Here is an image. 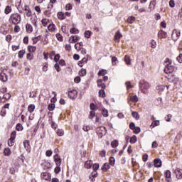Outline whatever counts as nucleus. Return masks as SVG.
Listing matches in <instances>:
<instances>
[{
    "label": "nucleus",
    "instance_id": "nucleus-33",
    "mask_svg": "<svg viewBox=\"0 0 182 182\" xmlns=\"http://www.w3.org/2000/svg\"><path fill=\"white\" fill-rule=\"evenodd\" d=\"M26 31L28 32V33H32V31H33L32 26L27 24L26 26Z\"/></svg>",
    "mask_w": 182,
    "mask_h": 182
},
{
    "label": "nucleus",
    "instance_id": "nucleus-56",
    "mask_svg": "<svg viewBox=\"0 0 182 182\" xmlns=\"http://www.w3.org/2000/svg\"><path fill=\"white\" fill-rule=\"evenodd\" d=\"M59 59H60V55L56 54L54 57V62H55V63H58L59 62Z\"/></svg>",
    "mask_w": 182,
    "mask_h": 182
},
{
    "label": "nucleus",
    "instance_id": "nucleus-20",
    "mask_svg": "<svg viewBox=\"0 0 182 182\" xmlns=\"http://www.w3.org/2000/svg\"><path fill=\"white\" fill-rule=\"evenodd\" d=\"M93 166V163L92 161H87L85 164V168H92V166Z\"/></svg>",
    "mask_w": 182,
    "mask_h": 182
},
{
    "label": "nucleus",
    "instance_id": "nucleus-9",
    "mask_svg": "<svg viewBox=\"0 0 182 182\" xmlns=\"http://www.w3.org/2000/svg\"><path fill=\"white\" fill-rule=\"evenodd\" d=\"M158 37L159 38V39H164L167 38V33L163 30H161L158 33Z\"/></svg>",
    "mask_w": 182,
    "mask_h": 182
},
{
    "label": "nucleus",
    "instance_id": "nucleus-50",
    "mask_svg": "<svg viewBox=\"0 0 182 182\" xmlns=\"http://www.w3.org/2000/svg\"><path fill=\"white\" fill-rule=\"evenodd\" d=\"M70 43H76V40L75 39V36H72L69 38L68 40Z\"/></svg>",
    "mask_w": 182,
    "mask_h": 182
},
{
    "label": "nucleus",
    "instance_id": "nucleus-58",
    "mask_svg": "<svg viewBox=\"0 0 182 182\" xmlns=\"http://www.w3.org/2000/svg\"><path fill=\"white\" fill-rule=\"evenodd\" d=\"M14 139H9L8 140V146H9V147H12V146H14V144H15V142H14Z\"/></svg>",
    "mask_w": 182,
    "mask_h": 182
},
{
    "label": "nucleus",
    "instance_id": "nucleus-6",
    "mask_svg": "<svg viewBox=\"0 0 182 182\" xmlns=\"http://www.w3.org/2000/svg\"><path fill=\"white\" fill-rule=\"evenodd\" d=\"M173 173H176V178H178V180H181V178H182V169L181 168H177L176 169L174 170Z\"/></svg>",
    "mask_w": 182,
    "mask_h": 182
},
{
    "label": "nucleus",
    "instance_id": "nucleus-45",
    "mask_svg": "<svg viewBox=\"0 0 182 182\" xmlns=\"http://www.w3.org/2000/svg\"><path fill=\"white\" fill-rule=\"evenodd\" d=\"M10 139L11 140H15V139H16V131H13L11 132Z\"/></svg>",
    "mask_w": 182,
    "mask_h": 182
},
{
    "label": "nucleus",
    "instance_id": "nucleus-5",
    "mask_svg": "<svg viewBox=\"0 0 182 182\" xmlns=\"http://www.w3.org/2000/svg\"><path fill=\"white\" fill-rule=\"evenodd\" d=\"M77 96V91H76L75 90H72L68 92V97H70V99H72L73 100V99H76Z\"/></svg>",
    "mask_w": 182,
    "mask_h": 182
},
{
    "label": "nucleus",
    "instance_id": "nucleus-35",
    "mask_svg": "<svg viewBox=\"0 0 182 182\" xmlns=\"http://www.w3.org/2000/svg\"><path fill=\"white\" fill-rule=\"evenodd\" d=\"M55 24L50 23L48 26V31H50V32H53V31H55Z\"/></svg>",
    "mask_w": 182,
    "mask_h": 182
},
{
    "label": "nucleus",
    "instance_id": "nucleus-64",
    "mask_svg": "<svg viewBox=\"0 0 182 182\" xmlns=\"http://www.w3.org/2000/svg\"><path fill=\"white\" fill-rule=\"evenodd\" d=\"M29 97H32V98L36 97V92H35L33 91V92H30Z\"/></svg>",
    "mask_w": 182,
    "mask_h": 182
},
{
    "label": "nucleus",
    "instance_id": "nucleus-3",
    "mask_svg": "<svg viewBox=\"0 0 182 182\" xmlns=\"http://www.w3.org/2000/svg\"><path fill=\"white\" fill-rule=\"evenodd\" d=\"M139 87L142 92V93H147V90L150 87V84L146 81H141L139 82Z\"/></svg>",
    "mask_w": 182,
    "mask_h": 182
},
{
    "label": "nucleus",
    "instance_id": "nucleus-10",
    "mask_svg": "<svg viewBox=\"0 0 182 182\" xmlns=\"http://www.w3.org/2000/svg\"><path fill=\"white\" fill-rule=\"evenodd\" d=\"M164 176L166 178L167 182H171V171L169 170H166L164 173Z\"/></svg>",
    "mask_w": 182,
    "mask_h": 182
},
{
    "label": "nucleus",
    "instance_id": "nucleus-4",
    "mask_svg": "<svg viewBox=\"0 0 182 182\" xmlns=\"http://www.w3.org/2000/svg\"><path fill=\"white\" fill-rule=\"evenodd\" d=\"M53 159H54V161H55L56 166L62 165V159H60V156H59V154H56L53 156Z\"/></svg>",
    "mask_w": 182,
    "mask_h": 182
},
{
    "label": "nucleus",
    "instance_id": "nucleus-55",
    "mask_svg": "<svg viewBox=\"0 0 182 182\" xmlns=\"http://www.w3.org/2000/svg\"><path fill=\"white\" fill-rule=\"evenodd\" d=\"M112 62L113 66H114L115 65H117V58L116 56L112 57Z\"/></svg>",
    "mask_w": 182,
    "mask_h": 182
},
{
    "label": "nucleus",
    "instance_id": "nucleus-29",
    "mask_svg": "<svg viewBox=\"0 0 182 182\" xmlns=\"http://www.w3.org/2000/svg\"><path fill=\"white\" fill-rule=\"evenodd\" d=\"M134 21H136V17L132 16H129L127 20V22L128 23H133V22H134Z\"/></svg>",
    "mask_w": 182,
    "mask_h": 182
},
{
    "label": "nucleus",
    "instance_id": "nucleus-42",
    "mask_svg": "<svg viewBox=\"0 0 182 182\" xmlns=\"http://www.w3.org/2000/svg\"><path fill=\"white\" fill-rule=\"evenodd\" d=\"M85 36L87 38V39H90L92 32L90 31H86L84 33Z\"/></svg>",
    "mask_w": 182,
    "mask_h": 182
},
{
    "label": "nucleus",
    "instance_id": "nucleus-22",
    "mask_svg": "<svg viewBox=\"0 0 182 182\" xmlns=\"http://www.w3.org/2000/svg\"><path fill=\"white\" fill-rule=\"evenodd\" d=\"M70 33L73 35H77L79 33V30L75 27L70 29Z\"/></svg>",
    "mask_w": 182,
    "mask_h": 182
},
{
    "label": "nucleus",
    "instance_id": "nucleus-63",
    "mask_svg": "<svg viewBox=\"0 0 182 182\" xmlns=\"http://www.w3.org/2000/svg\"><path fill=\"white\" fill-rule=\"evenodd\" d=\"M176 60L179 63H182V54H179V55L176 58Z\"/></svg>",
    "mask_w": 182,
    "mask_h": 182
},
{
    "label": "nucleus",
    "instance_id": "nucleus-17",
    "mask_svg": "<svg viewBox=\"0 0 182 182\" xmlns=\"http://www.w3.org/2000/svg\"><path fill=\"white\" fill-rule=\"evenodd\" d=\"M109 168H110V165H109V163H105L102 166L101 170H102V171H107V170H109Z\"/></svg>",
    "mask_w": 182,
    "mask_h": 182
},
{
    "label": "nucleus",
    "instance_id": "nucleus-24",
    "mask_svg": "<svg viewBox=\"0 0 182 182\" xmlns=\"http://www.w3.org/2000/svg\"><path fill=\"white\" fill-rule=\"evenodd\" d=\"M136 141H137V136H136V135H133L129 139V143H131V144H134Z\"/></svg>",
    "mask_w": 182,
    "mask_h": 182
},
{
    "label": "nucleus",
    "instance_id": "nucleus-57",
    "mask_svg": "<svg viewBox=\"0 0 182 182\" xmlns=\"http://www.w3.org/2000/svg\"><path fill=\"white\" fill-rule=\"evenodd\" d=\"M96 116V112L95 111H90V115H89V119H93Z\"/></svg>",
    "mask_w": 182,
    "mask_h": 182
},
{
    "label": "nucleus",
    "instance_id": "nucleus-49",
    "mask_svg": "<svg viewBox=\"0 0 182 182\" xmlns=\"http://www.w3.org/2000/svg\"><path fill=\"white\" fill-rule=\"evenodd\" d=\"M16 129L18 132H22V130H23V127L21 124H17Z\"/></svg>",
    "mask_w": 182,
    "mask_h": 182
},
{
    "label": "nucleus",
    "instance_id": "nucleus-12",
    "mask_svg": "<svg viewBox=\"0 0 182 182\" xmlns=\"http://www.w3.org/2000/svg\"><path fill=\"white\" fill-rule=\"evenodd\" d=\"M154 167H156V168L161 167V159H155L154 160Z\"/></svg>",
    "mask_w": 182,
    "mask_h": 182
},
{
    "label": "nucleus",
    "instance_id": "nucleus-40",
    "mask_svg": "<svg viewBox=\"0 0 182 182\" xmlns=\"http://www.w3.org/2000/svg\"><path fill=\"white\" fill-rule=\"evenodd\" d=\"M18 11L20 12V14H23L24 11V7L22 6V4L19 3L18 7H17Z\"/></svg>",
    "mask_w": 182,
    "mask_h": 182
},
{
    "label": "nucleus",
    "instance_id": "nucleus-39",
    "mask_svg": "<svg viewBox=\"0 0 182 182\" xmlns=\"http://www.w3.org/2000/svg\"><path fill=\"white\" fill-rule=\"evenodd\" d=\"M48 109L50 112H53V110H55V103L49 104Z\"/></svg>",
    "mask_w": 182,
    "mask_h": 182
},
{
    "label": "nucleus",
    "instance_id": "nucleus-25",
    "mask_svg": "<svg viewBox=\"0 0 182 182\" xmlns=\"http://www.w3.org/2000/svg\"><path fill=\"white\" fill-rule=\"evenodd\" d=\"M132 116L134 117V119H136V120H139V119H140V115L137 112H132Z\"/></svg>",
    "mask_w": 182,
    "mask_h": 182
},
{
    "label": "nucleus",
    "instance_id": "nucleus-54",
    "mask_svg": "<svg viewBox=\"0 0 182 182\" xmlns=\"http://www.w3.org/2000/svg\"><path fill=\"white\" fill-rule=\"evenodd\" d=\"M86 69L82 68L79 72L80 76H85L86 75Z\"/></svg>",
    "mask_w": 182,
    "mask_h": 182
},
{
    "label": "nucleus",
    "instance_id": "nucleus-27",
    "mask_svg": "<svg viewBox=\"0 0 182 182\" xmlns=\"http://www.w3.org/2000/svg\"><path fill=\"white\" fill-rule=\"evenodd\" d=\"M4 12L6 15H8V14H11V12H12V7H11L10 6H6Z\"/></svg>",
    "mask_w": 182,
    "mask_h": 182
},
{
    "label": "nucleus",
    "instance_id": "nucleus-59",
    "mask_svg": "<svg viewBox=\"0 0 182 182\" xmlns=\"http://www.w3.org/2000/svg\"><path fill=\"white\" fill-rule=\"evenodd\" d=\"M54 172L55 174H59L60 173V166H57L54 169Z\"/></svg>",
    "mask_w": 182,
    "mask_h": 182
},
{
    "label": "nucleus",
    "instance_id": "nucleus-41",
    "mask_svg": "<svg viewBox=\"0 0 182 182\" xmlns=\"http://www.w3.org/2000/svg\"><path fill=\"white\" fill-rule=\"evenodd\" d=\"M58 136H60V137H61L62 136H63L65 134V132L63 131V129H58L56 132Z\"/></svg>",
    "mask_w": 182,
    "mask_h": 182
},
{
    "label": "nucleus",
    "instance_id": "nucleus-62",
    "mask_svg": "<svg viewBox=\"0 0 182 182\" xmlns=\"http://www.w3.org/2000/svg\"><path fill=\"white\" fill-rule=\"evenodd\" d=\"M81 78L80 76L75 77L74 79L75 83H80Z\"/></svg>",
    "mask_w": 182,
    "mask_h": 182
},
{
    "label": "nucleus",
    "instance_id": "nucleus-47",
    "mask_svg": "<svg viewBox=\"0 0 182 182\" xmlns=\"http://www.w3.org/2000/svg\"><path fill=\"white\" fill-rule=\"evenodd\" d=\"M111 146L112 147H113L114 149L117 147V146H119V141H117V140H114L113 141L112 143H111Z\"/></svg>",
    "mask_w": 182,
    "mask_h": 182
},
{
    "label": "nucleus",
    "instance_id": "nucleus-28",
    "mask_svg": "<svg viewBox=\"0 0 182 182\" xmlns=\"http://www.w3.org/2000/svg\"><path fill=\"white\" fill-rule=\"evenodd\" d=\"M105 75H107V70L105 69L99 70L98 76H105Z\"/></svg>",
    "mask_w": 182,
    "mask_h": 182
},
{
    "label": "nucleus",
    "instance_id": "nucleus-43",
    "mask_svg": "<svg viewBox=\"0 0 182 182\" xmlns=\"http://www.w3.org/2000/svg\"><path fill=\"white\" fill-rule=\"evenodd\" d=\"M2 97H3V100L4 99L5 102L6 100H9V99H11V94L6 93Z\"/></svg>",
    "mask_w": 182,
    "mask_h": 182
},
{
    "label": "nucleus",
    "instance_id": "nucleus-36",
    "mask_svg": "<svg viewBox=\"0 0 182 182\" xmlns=\"http://www.w3.org/2000/svg\"><path fill=\"white\" fill-rule=\"evenodd\" d=\"M149 8V9H154L156 8V0L151 1Z\"/></svg>",
    "mask_w": 182,
    "mask_h": 182
},
{
    "label": "nucleus",
    "instance_id": "nucleus-13",
    "mask_svg": "<svg viewBox=\"0 0 182 182\" xmlns=\"http://www.w3.org/2000/svg\"><path fill=\"white\" fill-rule=\"evenodd\" d=\"M120 38H123V35L120 33V31H118L114 35V39L120 42Z\"/></svg>",
    "mask_w": 182,
    "mask_h": 182
},
{
    "label": "nucleus",
    "instance_id": "nucleus-32",
    "mask_svg": "<svg viewBox=\"0 0 182 182\" xmlns=\"http://www.w3.org/2000/svg\"><path fill=\"white\" fill-rule=\"evenodd\" d=\"M4 156H11V149L9 148L4 149Z\"/></svg>",
    "mask_w": 182,
    "mask_h": 182
},
{
    "label": "nucleus",
    "instance_id": "nucleus-51",
    "mask_svg": "<svg viewBox=\"0 0 182 182\" xmlns=\"http://www.w3.org/2000/svg\"><path fill=\"white\" fill-rule=\"evenodd\" d=\"M25 55V50H21L18 52V58L20 59H22L23 58V55Z\"/></svg>",
    "mask_w": 182,
    "mask_h": 182
},
{
    "label": "nucleus",
    "instance_id": "nucleus-16",
    "mask_svg": "<svg viewBox=\"0 0 182 182\" xmlns=\"http://www.w3.org/2000/svg\"><path fill=\"white\" fill-rule=\"evenodd\" d=\"M58 19H60L61 21H63V19L66 18V16L65 15V13L63 12H58Z\"/></svg>",
    "mask_w": 182,
    "mask_h": 182
},
{
    "label": "nucleus",
    "instance_id": "nucleus-26",
    "mask_svg": "<svg viewBox=\"0 0 182 182\" xmlns=\"http://www.w3.org/2000/svg\"><path fill=\"white\" fill-rule=\"evenodd\" d=\"M98 95H99L100 97H106V92H105V90H103V89L99 90Z\"/></svg>",
    "mask_w": 182,
    "mask_h": 182
},
{
    "label": "nucleus",
    "instance_id": "nucleus-18",
    "mask_svg": "<svg viewBox=\"0 0 182 182\" xmlns=\"http://www.w3.org/2000/svg\"><path fill=\"white\" fill-rule=\"evenodd\" d=\"M0 80H1V82H7L8 81V75L1 73L0 74Z\"/></svg>",
    "mask_w": 182,
    "mask_h": 182
},
{
    "label": "nucleus",
    "instance_id": "nucleus-15",
    "mask_svg": "<svg viewBox=\"0 0 182 182\" xmlns=\"http://www.w3.org/2000/svg\"><path fill=\"white\" fill-rule=\"evenodd\" d=\"M41 176L43 180H46L47 181L50 180V174L48 173H43Z\"/></svg>",
    "mask_w": 182,
    "mask_h": 182
},
{
    "label": "nucleus",
    "instance_id": "nucleus-46",
    "mask_svg": "<svg viewBox=\"0 0 182 182\" xmlns=\"http://www.w3.org/2000/svg\"><path fill=\"white\" fill-rule=\"evenodd\" d=\"M110 166H114V163L116 161V159H114V157L112 156L109 159Z\"/></svg>",
    "mask_w": 182,
    "mask_h": 182
},
{
    "label": "nucleus",
    "instance_id": "nucleus-21",
    "mask_svg": "<svg viewBox=\"0 0 182 182\" xmlns=\"http://www.w3.org/2000/svg\"><path fill=\"white\" fill-rule=\"evenodd\" d=\"M83 63H87V58H83L80 61L78 62V66L82 68L83 66Z\"/></svg>",
    "mask_w": 182,
    "mask_h": 182
},
{
    "label": "nucleus",
    "instance_id": "nucleus-7",
    "mask_svg": "<svg viewBox=\"0 0 182 182\" xmlns=\"http://www.w3.org/2000/svg\"><path fill=\"white\" fill-rule=\"evenodd\" d=\"M23 146H24V149L26 151V152L31 153V144H30L29 141L25 140L23 141Z\"/></svg>",
    "mask_w": 182,
    "mask_h": 182
},
{
    "label": "nucleus",
    "instance_id": "nucleus-2",
    "mask_svg": "<svg viewBox=\"0 0 182 182\" xmlns=\"http://www.w3.org/2000/svg\"><path fill=\"white\" fill-rule=\"evenodd\" d=\"M9 22H11L14 25H18L21 23V16L19 14H13L10 16Z\"/></svg>",
    "mask_w": 182,
    "mask_h": 182
},
{
    "label": "nucleus",
    "instance_id": "nucleus-23",
    "mask_svg": "<svg viewBox=\"0 0 182 182\" xmlns=\"http://www.w3.org/2000/svg\"><path fill=\"white\" fill-rule=\"evenodd\" d=\"M41 38H42V36H41L32 38L33 45H36V43H38V42H39V40L41 39Z\"/></svg>",
    "mask_w": 182,
    "mask_h": 182
},
{
    "label": "nucleus",
    "instance_id": "nucleus-31",
    "mask_svg": "<svg viewBox=\"0 0 182 182\" xmlns=\"http://www.w3.org/2000/svg\"><path fill=\"white\" fill-rule=\"evenodd\" d=\"M41 22H42L43 26L45 28H46V26H48V24L49 23V19H48V18H43Z\"/></svg>",
    "mask_w": 182,
    "mask_h": 182
},
{
    "label": "nucleus",
    "instance_id": "nucleus-11",
    "mask_svg": "<svg viewBox=\"0 0 182 182\" xmlns=\"http://www.w3.org/2000/svg\"><path fill=\"white\" fill-rule=\"evenodd\" d=\"M97 87H101L103 90L106 89V85L103 83V80L102 79L97 80Z\"/></svg>",
    "mask_w": 182,
    "mask_h": 182
},
{
    "label": "nucleus",
    "instance_id": "nucleus-8",
    "mask_svg": "<svg viewBox=\"0 0 182 182\" xmlns=\"http://www.w3.org/2000/svg\"><path fill=\"white\" fill-rule=\"evenodd\" d=\"M53 9V3H49L47 7V10L45 11V15L49 16L50 15V11Z\"/></svg>",
    "mask_w": 182,
    "mask_h": 182
},
{
    "label": "nucleus",
    "instance_id": "nucleus-34",
    "mask_svg": "<svg viewBox=\"0 0 182 182\" xmlns=\"http://www.w3.org/2000/svg\"><path fill=\"white\" fill-rule=\"evenodd\" d=\"M157 126H160V121L159 120H154L152 123L151 127H152L153 128L157 127Z\"/></svg>",
    "mask_w": 182,
    "mask_h": 182
},
{
    "label": "nucleus",
    "instance_id": "nucleus-30",
    "mask_svg": "<svg viewBox=\"0 0 182 182\" xmlns=\"http://www.w3.org/2000/svg\"><path fill=\"white\" fill-rule=\"evenodd\" d=\"M102 114L104 117H109V111L107 109H106L105 108H104L102 110Z\"/></svg>",
    "mask_w": 182,
    "mask_h": 182
},
{
    "label": "nucleus",
    "instance_id": "nucleus-14",
    "mask_svg": "<svg viewBox=\"0 0 182 182\" xmlns=\"http://www.w3.org/2000/svg\"><path fill=\"white\" fill-rule=\"evenodd\" d=\"M24 11L27 16L32 15V11H31V9L27 5L24 6Z\"/></svg>",
    "mask_w": 182,
    "mask_h": 182
},
{
    "label": "nucleus",
    "instance_id": "nucleus-37",
    "mask_svg": "<svg viewBox=\"0 0 182 182\" xmlns=\"http://www.w3.org/2000/svg\"><path fill=\"white\" fill-rule=\"evenodd\" d=\"M134 134H139L140 132H141V129H140L139 127H135L134 129H132Z\"/></svg>",
    "mask_w": 182,
    "mask_h": 182
},
{
    "label": "nucleus",
    "instance_id": "nucleus-1",
    "mask_svg": "<svg viewBox=\"0 0 182 182\" xmlns=\"http://www.w3.org/2000/svg\"><path fill=\"white\" fill-rule=\"evenodd\" d=\"M165 63H168L165 65V68H164L165 73L166 74L173 73V71L175 70L176 67L171 65V61L170 60V59L166 58Z\"/></svg>",
    "mask_w": 182,
    "mask_h": 182
},
{
    "label": "nucleus",
    "instance_id": "nucleus-53",
    "mask_svg": "<svg viewBox=\"0 0 182 182\" xmlns=\"http://www.w3.org/2000/svg\"><path fill=\"white\" fill-rule=\"evenodd\" d=\"M58 41H59L60 42H62L63 41V36H62L60 35V33H58L56 35H55Z\"/></svg>",
    "mask_w": 182,
    "mask_h": 182
},
{
    "label": "nucleus",
    "instance_id": "nucleus-44",
    "mask_svg": "<svg viewBox=\"0 0 182 182\" xmlns=\"http://www.w3.org/2000/svg\"><path fill=\"white\" fill-rule=\"evenodd\" d=\"M28 50L30 52H35L36 50V47L33 46H28Z\"/></svg>",
    "mask_w": 182,
    "mask_h": 182
},
{
    "label": "nucleus",
    "instance_id": "nucleus-60",
    "mask_svg": "<svg viewBox=\"0 0 182 182\" xmlns=\"http://www.w3.org/2000/svg\"><path fill=\"white\" fill-rule=\"evenodd\" d=\"M58 63L60 66H66V62L63 59L58 60Z\"/></svg>",
    "mask_w": 182,
    "mask_h": 182
},
{
    "label": "nucleus",
    "instance_id": "nucleus-52",
    "mask_svg": "<svg viewBox=\"0 0 182 182\" xmlns=\"http://www.w3.org/2000/svg\"><path fill=\"white\" fill-rule=\"evenodd\" d=\"M166 87L164 85H158L156 87V90H158V92H163V90H164V88Z\"/></svg>",
    "mask_w": 182,
    "mask_h": 182
},
{
    "label": "nucleus",
    "instance_id": "nucleus-19",
    "mask_svg": "<svg viewBox=\"0 0 182 182\" xmlns=\"http://www.w3.org/2000/svg\"><path fill=\"white\" fill-rule=\"evenodd\" d=\"M129 100L132 102V103H137V102H139V98L137 97V95H133L130 97Z\"/></svg>",
    "mask_w": 182,
    "mask_h": 182
},
{
    "label": "nucleus",
    "instance_id": "nucleus-38",
    "mask_svg": "<svg viewBox=\"0 0 182 182\" xmlns=\"http://www.w3.org/2000/svg\"><path fill=\"white\" fill-rule=\"evenodd\" d=\"M33 110H35V105L33 104H31L28 106V111L30 112V113H32V112H33Z\"/></svg>",
    "mask_w": 182,
    "mask_h": 182
},
{
    "label": "nucleus",
    "instance_id": "nucleus-61",
    "mask_svg": "<svg viewBox=\"0 0 182 182\" xmlns=\"http://www.w3.org/2000/svg\"><path fill=\"white\" fill-rule=\"evenodd\" d=\"M92 170L94 171H97V170H99V164H95L92 165Z\"/></svg>",
    "mask_w": 182,
    "mask_h": 182
},
{
    "label": "nucleus",
    "instance_id": "nucleus-48",
    "mask_svg": "<svg viewBox=\"0 0 182 182\" xmlns=\"http://www.w3.org/2000/svg\"><path fill=\"white\" fill-rule=\"evenodd\" d=\"M124 60H125L127 65H130V63H131L130 56L125 55Z\"/></svg>",
    "mask_w": 182,
    "mask_h": 182
}]
</instances>
